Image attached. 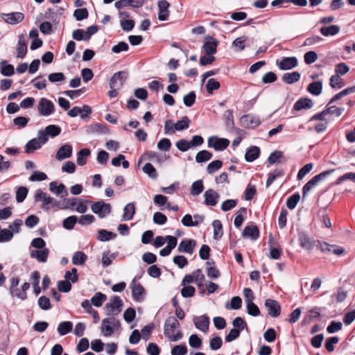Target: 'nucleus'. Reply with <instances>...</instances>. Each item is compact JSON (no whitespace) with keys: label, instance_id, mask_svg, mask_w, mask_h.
<instances>
[{"label":"nucleus","instance_id":"nucleus-63","mask_svg":"<svg viewBox=\"0 0 355 355\" xmlns=\"http://www.w3.org/2000/svg\"><path fill=\"white\" fill-rule=\"evenodd\" d=\"M72 38L76 41H89L83 29H75L72 33Z\"/></svg>","mask_w":355,"mask_h":355},{"label":"nucleus","instance_id":"nucleus-24","mask_svg":"<svg viewBox=\"0 0 355 355\" xmlns=\"http://www.w3.org/2000/svg\"><path fill=\"white\" fill-rule=\"evenodd\" d=\"M128 73L125 71H120L114 73V75L110 79V88H114L117 81H119L120 85H123L127 80Z\"/></svg>","mask_w":355,"mask_h":355},{"label":"nucleus","instance_id":"nucleus-32","mask_svg":"<svg viewBox=\"0 0 355 355\" xmlns=\"http://www.w3.org/2000/svg\"><path fill=\"white\" fill-rule=\"evenodd\" d=\"M111 317L105 318L102 320L101 331L104 336L109 337L114 333V327H112V321Z\"/></svg>","mask_w":355,"mask_h":355},{"label":"nucleus","instance_id":"nucleus-51","mask_svg":"<svg viewBox=\"0 0 355 355\" xmlns=\"http://www.w3.org/2000/svg\"><path fill=\"white\" fill-rule=\"evenodd\" d=\"M220 87V83L215 78H209L206 85L207 92L209 94H212L214 91L219 89Z\"/></svg>","mask_w":355,"mask_h":355},{"label":"nucleus","instance_id":"nucleus-14","mask_svg":"<svg viewBox=\"0 0 355 355\" xmlns=\"http://www.w3.org/2000/svg\"><path fill=\"white\" fill-rule=\"evenodd\" d=\"M193 322L195 327L202 332H207L209 330L210 320L207 315H202L200 316H194Z\"/></svg>","mask_w":355,"mask_h":355},{"label":"nucleus","instance_id":"nucleus-36","mask_svg":"<svg viewBox=\"0 0 355 355\" xmlns=\"http://www.w3.org/2000/svg\"><path fill=\"white\" fill-rule=\"evenodd\" d=\"M301 75L298 71L286 73L283 75L282 81L288 85H292L300 80Z\"/></svg>","mask_w":355,"mask_h":355},{"label":"nucleus","instance_id":"nucleus-20","mask_svg":"<svg viewBox=\"0 0 355 355\" xmlns=\"http://www.w3.org/2000/svg\"><path fill=\"white\" fill-rule=\"evenodd\" d=\"M205 201L204 204L207 206H216L220 198V195L214 189H207L204 194Z\"/></svg>","mask_w":355,"mask_h":355},{"label":"nucleus","instance_id":"nucleus-2","mask_svg":"<svg viewBox=\"0 0 355 355\" xmlns=\"http://www.w3.org/2000/svg\"><path fill=\"white\" fill-rule=\"evenodd\" d=\"M91 209L100 218L105 217L106 215L110 214L112 211L110 204L106 203L102 200L94 202H92Z\"/></svg>","mask_w":355,"mask_h":355},{"label":"nucleus","instance_id":"nucleus-60","mask_svg":"<svg viewBox=\"0 0 355 355\" xmlns=\"http://www.w3.org/2000/svg\"><path fill=\"white\" fill-rule=\"evenodd\" d=\"M45 130L49 137L53 138L59 135L61 132V128L57 125H49Z\"/></svg>","mask_w":355,"mask_h":355},{"label":"nucleus","instance_id":"nucleus-29","mask_svg":"<svg viewBox=\"0 0 355 355\" xmlns=\"http://www.w3.org/2000/svg\"><path fill=\"white\" fill-rule=\"evenodd\" d=\"M243 237L250 238L252 240H257L259 237V230L257 225H247L243 232Z\"/></svg>","mask_w":355,"mask_h":355},{"label":"nucleus","instance_id":"nucleus-50","mask_svg":"<svg viewBox=\"0 0 355 355\" xmlns=\"http://www.w3.org/2000/svg\"><path fill=\"white\" fill-rule=\"evenodd\" d=\"M73 16L76 21H81L88 18L89 12L86 8H77L74 10Z\"/></svg>","mask_w":355,"mask_h":355},{"label":"nucleus","instance_id":"nucleus-3","mask_svg":"<svg viewBox=\"0 0 355 355\" xmlns=\"http://www.w3.org/2000/svg\"><path fill=\"white\" fill-rule=\"evenodd\" d=\"M230 145V140L226 138H220L217 136H211L208 138L207 146L216 151H223Z\"/></svg>","mask_w":355,"mask_h":355},{"label":"nucleus","instance_id":"nucleus-4","mask_svg":"<svg viewBox=\"0 0 355 355\" xmlns=\"http://www.w3.org/2000/svg\"><path fill=\"white\" fill-rule=\"evenodd\" d=\"M55 105L46 98H41L37 105V110L41 116H48L54 113Z\"/></svg>","mask_w":355,"mask_h":355},{"label":"nucleus","instance_id":"nucleus-61","mask_svg":"<svg viewBox=\"0 0 355 355\" xmlns=\"http://www.w3.org/2000/svg\"><path fill=\"white\" fill-rule=\"evenodd\" d=\"M29 121L30 119L28 117L19 116L13 119V124L17 126L19 129H21L28 125Z\"/></svg>","mask_w":355,"mask_h":355},{"label":"nucleus","instance_id":"nucleus-64","mask_svg":"<svg viewBox=\"0 0 355 355\" xmlns=\"http://www.w3.org/2000/svg\"><path fill=\"white\" fill-rule=\"evenodd\" d=\"M187 347L185 344L174 346L171 349V355H185L187 353Z\"/></svg>","mask_w":355,"mask_h":355},{"label":"nucleus","instance_id":"nucleus-5","mask_svg":"<svg viewBox=\"0 0 355 355\" xmlns=\"http://www.w3.org/2000/svg\"><path fill=\"white\" fill-rule=\"evenodd\" d=\"M344 110L345 109L343 107H336V106H331L323 110L322 112L316 113L315 114L312 116L310 118L309 121L317 120L324 121L325 116H327V114H332L334 113L336 114V116H340L344 112Z\"/></svg>","mask_w":355,"mask_h":355},{"label":"nucleus","instance_id":"nucleus-43","mask_svg":"<svg viewBox=\"0 0 355 355\" xmlns=\"http://www.w3.org/2000/svg\"><path fill=\"white\" fill-rule=\"evenodd\" d=\"M73 329V323L71 321L61 322L58 327V332L60 336H64L69 333Z\"/></svg>","mask_w":355,"mask_h":355},{"label":"nucleus","instance_id":"nucleus-58","mask_svg":"<svg viewBox=\"0 0 355 355\" xmlns=\"http://www.w3.org/2000/svg\"><path fill=\"white\" fill-rule=\"evenodd\" d=\"M247 313L254 317L258 316L260 314V310L258 306L253 302H248L246 303Z\"/></svg>","mask_w":355,"mask_h":355},{"label":"nucleus","instance_id":"nucleus-12","mask_svg":"<svg viewBox=\"0 0 355 355\" xmlns=\"http://www.w3.org/2000/svg\"><path fill=\"white\" fill-rule=\"evenodd\" d=\"M148 0H119L115 2L114 6L118 10L130 6L132 8H139L142 7Z\"/></svg>","mask_w":355,"mask_h":355},{"label":"nucleus","instance_id":"nucleus-33","mask_svg":"<svg viewBox=\"0 0 355 355\" xmlns=\"http://www.w3.org/2000/svg\"><path fill=\"white\" fill-rule=\"evenodd\" d=\"M135 211L136 209L133 202L127 204L123 208V214L121 220L126 221L132 220L135 214Z\"/></svg>","mask_w":355,"mask_h":355},{"label":"nucleus","instance_id":"nucleus-54","mask_svg":"<svg viewBox=\"0 0 355 355\" xmlns=\"http://www.w3.org/2000/svg\"><path fill=\"white\" fill-rule=\"evenodd\" d=\"M223 166V162L220 159H216L211 162L207 166V172L209 174H212L218 171Z\"/></svg>","mask_w":355,"mask_h":355},{"label":"nucleus","instance_id":"nucleus-53","mask_svg":"<svg viewBox=\"0 0 355 355\" xmlns=\"http://www.w3.org/2000/svg\"><path fill=\"white\" fill-rule=\"evenodd\" d=\"M77 222L78 217L76 216H70L63 220L62 226L64 229L70 230L74 227Z\"/></svg>","mask_w":355,"mask_h":355},{"label":"nucleus","instance_id":"nucleus-42","mask_svg":"<svg viewBox=\"0 0 355 355\" xmlns=\"http://www.w3.org/2000/svg\"><path fill=\"white\" fill-rule=\"evenodd\" d=\"M268 243L270 244V258L272 259H279L282 254V250L280 247H272V244L275 243L271 235L270 236Z\"/></svg>","mask_w":355,"mask_h":355},{"label":"nucleus","instance_id":"nucleus-59","mask_svg":"<svg viewBox=\"0 0 355 355\" xmlns=\"http://www.w3.org/2000/svg\"><path fill=\"white\" fill-rule=\"evenodd\" d=\"M120 25L124 31L130 32L134 28L135 26V21L131 19H120Z\"/></svg>","mask_w":355,"mask_h":355},{"label":"nucleus","instance_id":"nucleus-41","mask_svg":"<svg viewBox=\"0 0 355 355\" xmlns=\"http://www.w3.org/2000/svg\"><path fill=\"white\" fill-rule=\"evenodd\" d=\"M340 31V27L338 25H330L328 26H322L320 28V33L325 37L334 36Z\"/></svg>","mask_w":355,"mask_h":355},{"label":"nucleus","instance_id":"nucleus-52","mask_svg":"<svg viewBox=\"0 0 355 355\" xmlns=\"http://www.w3.org/2000/svg\"><path fill=\"white\" fill-rule=\"evenodd\" d=\"M300 199V195L298 192L294 193L292 196L288 198L286 200V206L290 209H293L296 207Z\"/></svg>","mask_w":355,"mask_h":355},{"label":"nucleus","instance_id":"nucleus-8","mask_svg":"<svg viewBox=\"0 0 355 355\" xmlns=\"http://www.w3.org/2000/svg\"><path fill=\"white\" fill-rule=\"evenodd\" d=\"M316 247L324 253H332L336 255H341L344 253L343 248L336 245H329L326 242H320L317 241Z\"/></svg>","mask_w":355,"mask_h":355},{"label":"nucleus","instance_id":"nucleus-16","mask_svg":"<svg viewBox=\"0 0 355 355\" xmlns=\"http://www.w3.org/2000/svg\"><path fill=\"white\" fill-rule=\"evenodd\" d=\"M298 241L300 242V246L309 251L313 250L315 241L311 239L306 232L302 231L298 233Z\"/></svg>","mask_w":355,"mask_h":355},{"label":"nucleus","instance_id":"nucleus-13","mask_svg":"<svg viewBox=\"0 0 355 355\" xmlns=\"http://www.w3.org/2000/svg\"><path fill=\"white\" fill-rule=\"evenodd\" d=\"M298 64V60L296 57H284L281 61L277 60V65L279 69L283 71L291 70L296 67Z\"/></svg>","mask_w":355,"mask_h":355},{"label":"nucleus","instance_id":"nucleus-11","mask_svg":"<svg viewBox=\"0 0 355 355\" xmlns=\"http://www.w3.org/2000/svg\"><path fill=\"white\" fill-rule=\"evenodd\" d=\"M313 106V102L311 98L308 97L300 98L294 103L293 109L291 110V114L295 115V112L302 110H309Z\"/></svg>","mask_w":355,"mask_h":355},{"label":"nucleus","instance_id":"nucleus-6","mask_svg":"<svg viewBox=\"0 0 355 355\" xmlns=\"http://www.w3.org/2000/svg\"><path fill=\"white\" fill-rule=\"evenodd\" d=\"M219 45V41L211 35H206L204 38L203 45L202 50L205 53L216 54L217 52V47Z\"/></svg>","mask_w":355,"mask_h":355},{"label":"nucleus","instance_id":"nucleus-34","mask_svg":"<svg viewBox=\"0 0 355 355\" xmlns=\"http://www.w3.org/2000/svg\"><path fill=\"white\" fill-rule=\"evenodd\" d=\"M0 73L3 76H12L15 73L14 66L6 60L0 62Z\"/></svg>","mask_w":355,"mask_h":355},{"label":"nucleus","instance_id":"nucleus-7","mask_svg":"<svg viewBox=\"0 0 355 355\" xmlns=\"http://www.w3.org/2000/svg\"><path fill=\"white\" fill-rule=\"evenodd\" d=\"M130 288L133 300L136 302H143L146 295V290L141 284H136L135 278L132 280Z\"/></svg>","mask_w":355,"mask_h":355},{"label":"nucleus","instance_id":"nucleus-25","mask_svg":"<svg viewBox=\"0 0 355 355\" xmlns=\"http://www.w3.org/2000/svg\"><path fill=\"white\" fill-rule=\"evenodd\" d=\"M49 190L56 196H65L68 195L66 187L63 183L53 181L49 184Z\"/></svg>","mask_w":355,"mask_h":355},{"label":"nucleus","instance_id":"nucleus-40","mask_svg":"<svg viewBox=\"0 0 355 355\" xmlns=\"http://www.w3.org/2000/svg\"><path fill=\"white\" fill-rule=\"evenodd\" d=\"M204 184L202 179H198L193 182L190 189V194L193 196L200 195L204 190Z\"/></svg>","mask_w":355,"mask_h":355},{"label":"nucleus","instance_id":"nucleus-56","mask_svg":"<svg viewBox=\"0 0 355 355\" xmlns=\"http://www.w3.org/2000/svg\"><path fill=\"white\" fill-rule=\"evenodd\" d=\"M44 18L52 21L54 25L60 23V17H58V12H55L53 9L49 8L44 13Z\"/></svg>","mask_w":355,"mask_h":355},{"label":"nucleus","instance_id":"nucleus-19","mask_svg":"<svg viewBox=\"0 0 355 355\" xmlns=\"http://www.w3.org/2000/svg\"><path fill=\"white\" fill-rule=\"evenodd\" d=\"M158 6V19L161 21L168 20L169 16L168 8L170 3L166 0H161L157 3Z\"/></svg>","mask_w":355,"mask_h":355},{"label":"nucleus","instance_id":"nucleus-18","mask_svg":"<svg viewBox=\"0 0 355 355\" xmlns=\"http://www.w3.org/2000/svg\"><path fill=\"white\" fill-rule=\"evenodd\" d=\"M180 326L178 320L174 316H168L164 322V336L174 333L175 330Z\"/></svg>","mask_w":355,"mask_h":355},{"label":"nucleus","instance_id":"nucleus-38","mask_svg":"<svg viewBox=\"0 0 355 355\" xmlns=\"http://www.w3.org/2000/svg\"><path fill=\"white\" fill-rule=\"evenodd\" d=\"M116 236V233L101 229L98 231L97 239L102 242H106L115 239Z\"/></svg>","mask_w":355,"mask_h":355},{"label":"nucleus","instance_id":"nucleus-37","mask_svg":"<svg viewBox=\"0 0 355 355\" xmlns=\"http://www.w3.org/2000/svg\"><path fill=\"white\" fill-rule=\"evenodd\" d=\"M90 154H91L90 149H89L87 148H84L80 149L77 153V160H76L77 164L79 166H81L85 165L87 163V157L90 155Z\"/></svg>","mask_w":355,"mask_h":355},{"label":"nucleus","instance_id":"nucleus-21","mask_svg":"<svg viewBox=\"0 0 355 355\" xmlns=\"http://www.w3.org/2000/svg\"><path fill=\"white\" fill-rule=\"evenodd\" d=\"M196 245V241L194 239H184L180 243L178 251L179 252L192 254Z\"/></svg>","mask_w":355,"mask_h":355},{"label":"nucleus","instance_id":"nucleus-10","mask_svg":"<svg viewBox=\"0 0 355 355\" xmlns=\"http://www.w3.org/2000/svg\"><path fill=\"white\" fill-rule=\"evenodd\" d=\"M241 126L245 128H254L261 124L259 116L252 114H244L241 119Z\"/></svg>","mask_w":355,"mask_h":355},{"label":"nucleus","instance_id":"nucleus-46","mask_svg":"<svg viewBox=\"0 0 355 355\" xmlns=\"http://www.w3.org/2000/svg\"><path fill=\"white\" fill-rule=\"evenodd\" d=\"M87 256L82 251L76 252L72 257V263L73 265L80 266L85 263Z\"/></svg>","mask_w":355,"mask_h":355},{"label":"nucleus","instance_id":"nucleus-30","mask_svg":"<svg viewBox=\"0 0 355 355\" xmlns=\"http://www.w3.org/2000/svg\"><path fill=\"white\" fill-rule=\"evenodd\" d=\"M260 148L257 146H252L247 149L245 159L248 162H252L260 156Z\"/></svg>","mask_w":355,"mask_h":355},{"label":"nucleus","instance_id":"nucleus-15","mask_svg":"<svg viewBox=\"0 0 355 355\" xmlns=\"http://www.w3.org/2000/svg\"><path fill=\"white\" fill-rule=\"evenodd\" d=\"M265 306L268 309V314L272 318L278 317L281 313V306L275 300L267 299L265 301Z\"/></svg>","mask_w":355,"mask_h":355},{"label":"nucleus","instance_id":"nucleus-23","mask_svg":"<svg viewBox=\"0 0 355 355\" xmlns=\"http://www.w3.org/2000/svg\"><path fill=\"white\" fill-rule=\"evenodd\" d=\"M73 153V147L70 144H64L62 145L56 153L55 157L58 160H63L71 157Z\"/></svg>","mask_w":355,"mask_h":355},{"label":"nucleus","instance_id":"nucleus-39","mask_svg":"<svg viewBox=\"0 0 355 355\" xmlns=\"http://www.w3.org/2000/svg\"><path fill=\"white\" fill-rule=\"evenodd\" d=\"M307 91L314 96H319L322 91V83L320 80L313 81L307 87Z\"/></svg>","mask_w":355,"mask_h":355},{"label":"nucleus","instance_id":"nucleus-47","mask_svg":"<svg viewBox=\"0 0 355 355\" xmlns=\"http://www.w3.org/2000/svg\"><path fill=\"white\" fill-rule=\"evenodd\" d=\"M191 121L187 116H184L181 120L174 124V129L177 131H182L189 128Z\"/></svg>","mask_w":355,"mask_h":355},{"label":"nucleus","instance_id":"nucleus-17","mask_svg":"<svg viewBox=\"0 0 355 355\" xmlns=\"http://www.w3.org/2000/svg\"><path fill=\"white\" fill-rule=\"evenodd\" d=\"M17 58L23 59L27 54L28 42L24 34L19 35V40L17 44Z\"/></svg>","mask_w":355,"mask_h":355},{"label":"nucleus","instance_id":"nucleus-27","mask_svg":"<svg viewBox=\"0 0 355 355\" xmlns=\"http://www.w3.org/2000/svg\"><path fill=\"white\" fill-rule=\"evenodd\" d=\"M87 134H93V133H101V134H110V131L109 128L105 124H102L100 123H95L94 124L89 125L87 128Z\"/></svg>","mask_w":355,"mask_h":355},{"label":"nucleus","instance_id":"nucleus-35","mask_svg":"<svg viewBox=\"0 0 355 355\" xmlns=\"http://www.w3.org/2000/svg\"><path fill=\"white\" fill-rule=\"evenodd\" d=\"M42 144L37 138H33L29 140L24 147V152L26 154H31L35 150L41 148Z\"/></svg>","mask_w":355,"mask_h":355},{"label":"nucleus","instance_id":"nucleus-28","mask_svg":"<svg viewBox=\"0 0 355 355\" xmlns=\"http://www.w3.org/2000/svg\"><path fill=\"white\" fill-rule=\"evenodd\" d=\"M78 198H64L62 202H56L55 207L60 209H75V207L77 205Z\"/></svg>","mask_w":355,"mask_h":355},{"label":"nucleus","instance_id":"nucleus-26","mask_svg":"<svg viewBox=\"0 0 355 355\" xmlns=\"http://www.w3.org/2000/svg\"><path fill=\"white\" fill-rule=\"evenodd\" d=\"M49 254V250L48 248L32 250L30 252V257L36 259L39 262L45 263L47 261Z\"/></svg>","mask_w":355,"mask_h":355},{"label":"nucleus","instance_id":"nucleus-9","mask_svg":"<svg viewBox=\"0 0 355 355\" xmlns=\"http://www.w3.org/2000/svg\"><path fill=\"white\" fill-rule=\"evenodd\" d=\"M328 175H333L336 178H355V173H342V169L340 168L334 169L325 170L319 174L314 175L313 178H325Z\"/></svg>","mask_w":355,"mask_h":355},{"label":"nucleus","instance_id":"nucleus-55","mask_svg":"<svg viewBox=\"0 0 355 355\" xmlns=\"http://www.w3.org/2000/svg\"><path fill=\"white\" fill-rule=\"evenodd\" d=\"M196 94L194 91L189 92L183 97V103L187 107H191L196 102Z\"/></svg>","mask_w":355,"mask_h":355},{"label":"nucleus","instance_id":"nucleus-45","mask_svg":"<svg viewBox=\"0 0 355 355\" xmlns=\"http://www.w3.org/2000/svg\"><path fill=\"white\" fill-rule=\"evenodd\" d=\"M213 157V153L207 150H200L196 155V161L198 163H204L210 160Z\"/></svg>","mask_w":355,"mask_h":355},{"label":"nucleus","instance_id":"nucleus-44","mask_svg":"<svg viewBox=\"0 0 355 355\" xmlns=\"http://www.w3.org/2000/svg\"><path fill=\"white\" fill-rule=\"evenodd\" d=\"M212 226L214 227V239L215 240H219L223 235V224L219 220H214L212 222Z\"/></svg>","mask_w":355,"mask_h":355},{"label":"nucleus","instance_id":"nucleus-1","mask_svg":"<svg viewBox=\"0 0 355 355\" xmlns=\"http://www.w3.org/2000/svg\"><path fill=\"white\" fill-rule=\"evenodd\" d=\"M110 302L107 303L104 307L105 314L107 316H114L119 314L122 311L123 302L121 297L117 295H114L110 299Z\"/></svg>","mask_w":355,"mask_h":355},{"label":"nucleus","instance_id":"nucleus-22","mask_svg":"<svg viewBox=\"0 0 355 355\" xmlns=\"http://www.w3.org/2000/svg\"><path fill=\"white\" fill-rule=\"evenodd\" d=\"M35 201H40L42 200L44 209L45 208L46 205H53V206L55 207L56 202H59V201L55 200L54 198H53L51 196H47L46 193L43 192L41 189H37L35 191V196H34Z\"/></svg>","mask_w":355,"mask_h":355},{"label":"nucleus","instance_id":"nucleus-31","mask_svg":"<svg viewBox=\"0 0 355 355\" xmlns=\"http://www.w3.org/2000/svg\"><path fill=\"white\" fill-rule=\"evenodd\" d=\"M3 15L7 17V19H5V21L8 24L14 25L17 24L23 21L24 19V15L22 12H10L8 14H3Z\"/></svg>","mask_w":355,"mask_h":355},{"label":"nucleus","instance_id":"nucleus-57","mask_svg":"<svg viewBox=\"0 0 355 355\" xmlns=\"http://www.w3.org/2000/svg\"><path fill=\"white\" fill-rule=\"evenodd\" d=\"M202 339L197 334H191L189 338V345L195 349H200L202 347Z\"/></svg>","mask_w":355,"mask_h":355},{"label":"nucleus","instance_id":"nucleus-48","mask_svg":"<svg viewBox=\"0 0 355 355\" xmlns=\"http://www.w3.org/2000/svg\"><path fill=\"white\" fill-rule=\"evenodd\" d=\"M242 306V299L239 296H234L231 299L230 303L225 304V308L228 310H238Z\"/></svg>","mask_w":355,"mask_h":355},{"label":"nucleus","instance_id":"nucleus-62","mask_svg":"<svg viewBox=\"0 0 355 355\" xmlns=\"http://www.w3.org/2000/svg\"><path fill=\"white\" fill-rule=\"evenodd\" d=\"M237 202V200L228 199L222 202L220 208L223 211L226 212L234 208L236 206Z\"/></svg>","mask_w":355,"mask_h":355},{"label":"nucleus","instance_id":"nucleus-49","mask_svg":"<svg viewBox=\"0 0 355 355\" xmlns=\"http://www.w3.org/2000/svg\"><path fill=\"white\" fill-rule=\"evenodd\" d=\"M107 296L106 295L98 292L96 293L91 299V303L96 307H100L102 306L103 302L106 300Z\"/></svg>","mask_w":355,"mask_h":355}]
</instances>
